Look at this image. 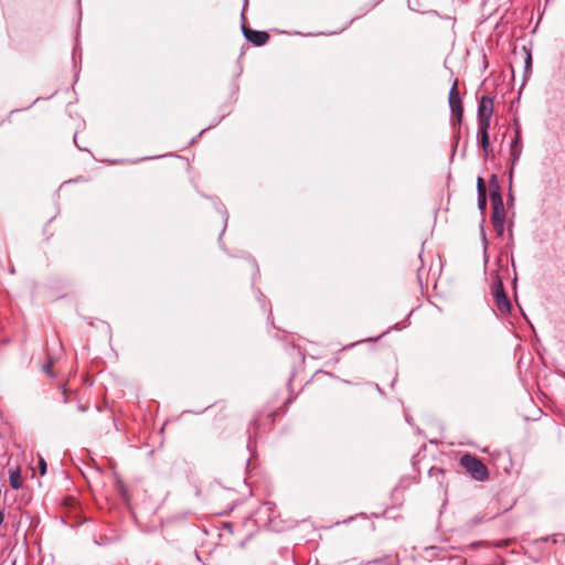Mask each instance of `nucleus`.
Here are the masks:
<instances>
[{
    "label": "nucleus",
    "mask_w": 565,
    "mask_h": 565,
    "mask_svg": "<svg viewBox=\"0 0 565 565\" xmlns=\"http://www.w3.org/2000/svg\"><path fill=\"white\" fill-rule=\"evenodd\" d=\"M505 212L503 205L494 204L492 211V223L494 228L501 234L504 226Z\"/></svg>",
    "instance_id": "obj_6"
},
{
    "label": "nucleus",
    "mask_w": 565,
    "mask_h": 565,
    "mask_svg": "<svg viewBox=\"0 0 565 565\" xmlns=\"http://www.w3.org/2000/svg\"><path fill=\"white\" fill-rule=\"evenodd\" d=\"M477 189H478V196H482V194H487L486 183L481 177H479L477 180Z\"/></svg>",
    "instance_id": "obj_9"
},
{
    "label": "nucleus",
    "mask_w": 565,
    "mask_h": 565,
    "mask_svg": "<svg viewBox=\"0 0 565 565\" xmlns=\"http://www.w3.org/2000/svg\"><path fill=\"white\" fill-rule=\"evenodd\" d=\"M478 205L480 210H484L487 206V194H482V196H478Z\"/></svg>",
    "instance_id": "obj_12"
},
{
    "label": "nucleus",
    "mask_w": 565,
    "mask_h": 565,
    "mask_svg": "<svg viewBox=\"0 0 565 565\" xmlns=\"http://www.w3.org/2000/svg\"><path fill=\"white\" fill-rule=\"evenodd\" d=\"M493 295L495 298L497 307L500 311L507 312L510 310V301L504 292L503 284L498 280L493 286Z\"/></svg>",
    "instance_id": "obj_4"
},
{
    "label": "nucleus",
    "mask_w": 565,
    "mask_h": 565,
    "mask_svg": "<svg viewBox=\"0 0 565 565\" xmlns=\"http://www.w3.org/2000/svg\"><path fill=\"white\" fill-rule=\"evenodd\" d=\"M52 366H53V362L50 361L45 366H44V372L47 373L49 375H53L52 373Z\"/></svg>",
    "instance_id": "obj_13"
},
{
    "label": "nucleus",
    "mask_w": 565,
    "mask_h": 565,
    "mask_svg": "<svg viewBox=\"0 0 565 565\" xmlns=\"http://www.w3.org/2000/svg\"><path fill=\"white\" fill-rule=\"evenodd\" d=\"M490 126H479L480 142L483 151L488 153L490 147L488 129Z\"/></svg>",
    "instance_id": "obj_8"
},
{
    "label": "nucleus",
    "mask_w": 565,
    "mask_h": 565,
    "mask_svg": "<svg viewBox=\"0 0 565 565\" xmlns=\"http://www.w3.org/2000/svg\"><path fill=\"white\" fill-rule=\"evenodd\" d=\"M460 465L469 472V475L478 480L484 481L489 478L487 466L476 456L466 454L460 458Z\"/></svg>",
    "instance_id": "obj_1"
},
{
    "label": "nucleus",
    "mask_w": 565,
    "mask_h": 565,
    "mask_svg": "<svg viewBox=\"0 0 565 565\" xmlns=\"http://www.w3.org/2000/svg\"><path fill=\"white\" fill-rule=\"evenodd\" d=\"M9 482L12 489L18 490L23 486L21 469L19 467H9Z\"/></svg>",
    "instance_id": "obj_7"
},
{
    "label": "nucleus",
    "mask_w": 565,
    "mask_h": 565,
    "mask_svg": "<svg viewBox=\"0 0 565 565\" xmlns=\"http://www.w3.org/2000/svg\"><path fill=\"white\" fill-rule=\"evenodd\" d=\"M245 38L254 45L260 46L267 43L269 34L265 31H255L247 26H243Z\"/></svg>",
    "instance_id": "obj_5"
},
{
    "label": "nucleus",
    "mask_w": 565,
    "mask_h": 565,
    "mask_svg": "<svg viewBox=\"0 0 565 565\" xmlns=\"http://www.w3.org/2000/svg\"><path fill=\"white\" fill-rule=\"evenodd\" d=\"M516 152H518V149H515V147H512V154H513L515 158H518Z\"/></svg>",
    "instance_id": "obj_14"
},
{
    "label": "nucleus",
    "mask_w": 565,
    "mask_h": 565,
    "mask_svg": "<svg viewBox=\"0 0 565 565\" xmlns=\"http://www.w3.org/2000/svg\"><path fill=\"white\" fill-rule=\"evenodd\" d=\"M491 200H492L493 205L494 204L503 205L502 198H501L500 193H498V192L491 193Z\"/></svg>",
    "instance_id": "obj_10"
},
{
    "label": "nucleus",
    "mask_w": 565,
    "mask_h": 565,
    "mask_svg": "<svg viewBox=\"0 0 565 565\" xmlns=\"http://www.w3.org/2000/svg\"><path fill=\"white\" fill-rule=\"evenodd\" d=\"M516 145H518V140L515 139V140L513 141L512 147H516Z\"/></svg>",
    "instance_id": "obj_16"
},
{
    "label": "nucleus",
    "mask_w": 565,
    "mask_h": 565,
    "mask_svg": "<svg viewBox=\"0 0 565 565\" xmlns=\"http://www.w3.org/2000/svg\"><path fill=\"white\" fill-rule=\"evenodd\" d=\"M449 105L452 114L456 116L457 121L460 122L463 116V108L459 96L457 82L452 85L449 92Z\"/></svg>",
    "instance_id": "obj_3"
},
{
    "label": "nucleus",
    "mask_w": 565,
    "mask_h": 565,
    "mask_svg": "<svg viewBox=\"0 0 565 565\" xmlns=\"http://www.w3.org/2000/svg\"><path fill=\"white\" fill-rule=\"evenodd\" d=\"M493 114V102L490 97L483 96L480 99L478 116H479V126H490V119Z\"/></svg>",
    "instance_id": "obj_2"
},
{
    "label": "nucleus",
    "mask_w": 565,
    "mask_h": 565,
    "mask_svg": "<svg viewBox=\"0 0 565 565\" xmlns=\"http://www.w3.org/2000/svg\"><path fill=\"white\" fill-rule=\"evenodd\" d=\"M3 519H4V514H3V512L0 511V524L3 522Z\"/></svg>",
    "instance_id": "obj_15"
},
{
    "label": "nucleus",
    "mask_w": 565,
    "mask_h": 565,
    "mask_svg": "<svg viewBox=\"0 0 565 565\" xmlns=\"http://www.w3.org/2000/svg\"><path fill=\"white\" fill-rule=\"evenodd\" d=\"M39 468L41 476H44L46 473V462L43 457L39 458Z\"/></svg>",
    "instance_id": "obj_11"
}]
</instances>
